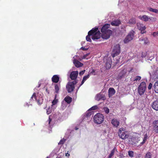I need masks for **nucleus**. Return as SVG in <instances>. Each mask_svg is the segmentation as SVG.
<instances>
[{
    "mask_svg": "<svg viewBox=\"0 0 158 158\" xmlns=\"http://www.w3.org/2000/svg\"><path fill=\"white\" fill-rule=\"evenodd\" d=\"M111 123L114 126L117 127L119 124V121L116 119H113L111 121Z\"/></svg>",
    "mask_w": 158,
    "mask_h": 158,
    "instance_id": "nucleus-16",
    "label": "nucleus"
},
{
    "mask_svg": "<svg viewBox=\"0 0 158 158\" xmlns=\"http://www.w3.org/2000/svg\"><path fill=\"white\" fill-rule=\"evenodd\" d=\"M85 81V80H84L83 79V80H82V81H81V84L80 85V87L83 84V83H84V82Z\"/></svg>",
    "mask_w": 158,
    "mask_h": 158,
    "instance_id": "nucleus-48",
    "label": "nucleus"
},
{
    "mask_svg": "<svg viewBox=\"0 0 158 158\" xmlns=\"http://www.w3.org/2000/svg\"><path fill=\"white\" fill-rule=\"evenodd\" d=\"M146 88V83L145 82H141L138 88V93L140 95H143L145 92Z\"/></svg>",
    "mask_w": 158,
    "mask_h": 158,
    "instance_id": "nucleus-7",
    "label": "nucleus"
},
{
    "mask_svg": "<svg viewBox=\"0 0 158 158\" xmlns=\"http://www.w3.org/2000/svg\"><path fill=\"white\" fill-rule=\"evenodd\" d=\"M157 71H158V70H157Z\"/></svg>",
    "mask_w": 158,
    "mask_h": 158,
    "instance_id": "nucleus-57",
    "label": "nucleus"
},
{
    "mask_svg": "<svg viewBox=\"0 0 158 158\" xmlns=\"http://www.w3.org/2000/svg\"><path fill=\"white\" fill-rule=\"evenodd\" d=\"M120 52V45L119 44H118L114 46L111 55L113 57H114L118 55Z\"/></svg>",
    "mask_w": 158,
    "mask_h": 158,
    "instance_id": "nucleus-4",
    "label": "nucleus"
},
{
    "mask_svg": "<svg viewBox=\"0 0 158 158\" xmlns=\"http://www.w3.org/2000/svg\"><path fill=\"white\" fill-rule=\"evenodd\" d=\"M100 34L98 27L93 28L88 32V35L86 37V39L87 41L91 42L92 41L90 38L91 36L93 40H98L101 37Z\"/></svg>",
    "mask_w": 158,
    "mask_h": 158,
    "instance_id": "nucleus-1",
    "label": "nucleus"
},
{
    "mask_svg": "<svg viewBox=\"0 0 158 158\" xmlns=\"http://www.w3.org/2000/svg\"><path fill=\"white\" fill-rule=\"evenodd\" d=\"M135 31L133 30L130 31L123 40L124 43L127 44L132 40L134 37Z\"/></svg>",
    "mask_w": 158,
    "mask_h": 158,
    "instance_id": "nucleus-8",
    "label": "nucleus"
},
{
    "mask_svg": "<svg viewBox=\"0 0 158 158\" xmlns=\"http://www.w3.org/2000/svg\"><path fill=\"white\" fill-rule=\"evenodd\" d=\"M98 107L97 106H94L91 107L89 109V110H95L98 109Z\"/></svg>",
    "mask_w": 158,
    "mask_h": 158,
    "instance_id": "nucleus-35",
    "label": "nucleus"
},
{
    "mask_svg": "<svg viewBox=\"0 0 158 158\" xmlns=\"http://www.w3.org/2000/svg\"><path fill=\"white\" fill-rule=\"evenodd\" d=\"M115 150H116V148L114 147L111 151V152L108 156V158H111V157L114 155Z\"/></svg>",
    "mask_w": 158,
    "mask_h": 158,
    "instance_id": "nucleus-25",
    "label": "nucleus"
},
{
    "mask_svg": "<svg viewBox=\"0 0 158 158\" xmlns=\"http://www.w3.org/2000/svg\"><path fill=\"white\" fill-rule=\"evenodd\" d=\"M78 72L77 71L72 72L70 75V77L71 79L74 81H77L76 79L78 75Z\"/></svg>",
    "mask_w": 158,
    "mask_h": 158,
    "instance_id": "nucleus-10",
    "label": "nucleus"
},
{
    "mask_svg": "<svg viewBox=\"0 0 158 158\" xmlns=\"http://www.w3.org/2000/svg\"><path fill=\"white\" fill-rule=\"evenodd\" d=\"M128 154L130 157H132L134 156V152L132 151H129L128 152Z\"/></svg>",
    "mask_w": 158,
    "mask_h": 158,
    "instance_id": "nucleus-29",
    "label": "nucleus"
},
{
    "mask_svg": "<svg viewBox=\"0 0 158 158\" xmlns=\"http://www.w3.org/2000/svg\"><path fill=\"white\" fill-rule=\"evenodd\" d=\"M153 87L155 92L156 93H158V81L155 83L153 85Z\"/></svg>",
    "mask_w": 158,
    "mask_h": 158,
    "instance_id": "nucleus-23",
    "label": "nucleus"
},
{
    "mask_svg": "<svg viewBox=\"0 0 158 158\" xmlns=\"http://www.w3.org/2000/svg\"><path fill=\"white\" fill-rule=\"evenodd\" d=\"M46 158H48V157H47Z\"/></svg>",
    "mask_w": 158,
    "mask_h": 158,
    "instance_id": "nucleus-56",
    "label": "nucleus"
},
{
    "mask_svg": "<svg viewBox=\"0 0 158 158\" xmlns=\"http://www.w3.org/2000/svg\"><path fill=\"white\" fill-rule=\"evenodd\" d=\"M115 91L114 88H110L108 90V96L109 98L111 97L114 94Z\"/></svg>",
    "mask_w": 158,
    "mask_h": 158,
    "instance_id": "nucleus-18",
    "label": "nucleus"
},
{
    "mask_svg": "<svg viewBox=\"0 0 158 158\" xmlns=\"http://www.w3.org/2000/svg\"><path fill=\"white\" fill-rule=\"evenodd\" d=\"M89 53H87V54L84 55L82 57V59H85L86 58L89 56Z\"/></svg>",
    "mask_w": 158,
    "mask_h": 158,
    "instance_id": "nucleus-41",
    "label": "nucleus"
},
{
    "mask_svg": "<svg viewBox=\"0 0 158 158\" xmlns=\"http://www.w3.org/2000/svg\"><path fill=\"white\" fill-rule=\"evenodd\" d=\"M153 131L156 133H158V120H155L153 123Z\"/></svg>",
    "mask_w": 158,
    "mask_h": 158,
    "instance_id": "nucleus-11",
    "label": "nucleus"
},
{
    "mask_svg": "<svg viewBox=\"0 0 158 158\" xmlns=\"http://www.w3.org/2000/svg\"><path fill=\"white\" fill-rule=\"evenodd\" d=\"M65 141V139L63 138L60 140L59 142L58 143V144H63L64 143Z\"/></svg>",
    "mask_w": 158,
    "mask_h": 158,
    "instance_id": "nucleus-30",
    "label": "nucleus"
},
{
    "mask_svg": "<svg viewBox=\"0 0 158 158\" xmlns=\"http://www.w3.org/2000/svg\"><path fill=\"white\" fill-rule=\"evenodd\" d=\"M110 24H106L104 25L101 29V31L102 33V37L104 39H109L112 35V31L109 28L110 27Z\"/></svg>",
    "mask_w": 158,
    "mask_h": 158,
    "instance_id": "nucleus-2",
    "label": "nucleus"
},
{
    "mask_svg": "<svg viewBox=\"0 0 158 158\" xmlns=\"http://www.w3.org/2000/svg\"><path fill=\"white\" fill-rule=\"evenodd\" d=\"M138 29L141 31V33L142 34L145 33L146 27L142 23H137Z\"/></svg>",
    "mask_w": 158,
    "mask_h": 158,
    "instance_id": "nucleus-9",
    "label": "nucleus"
},
{
    "mask_svg": "<svg viewBox=\"0 0 158 158\" xmlns=\"http://www.w3.org/2000/svg\"><path fill=\"white\" fill-rule=\"evenodd\" d=\"M56 158H61L60 157H56Z\"/></svg>",
    "mask_w": 158,
    "mask_h": 158,
    "instance_id": "nucleus-54",
    "label": "nucleus"
},
{
    "mask_svg": "<svg viewBox=\"0 0 158 158\" xmlns=\"http://www.w3.org/2000/svg\"><path fill=\"white\" fill-rule=\"evenodd\" d=\"M46 91L48 94H49V91L48 89L47 88L46 89Z\"/></svg>",
    "mask_w": 158,
    "mask_h": 158,
    "instance_id": "nucleus-50",
    "label": "nucleus"
},
{
    "mask_svg": "<svg viewBox=\"0 0 158 158\" xmlns=\"http://www.w3.org/2000/svg\"><path fill=\"white\" fill-rule=\"evenodd\" d=\"M95 99L96 100L99 101L101 99H102L103 100H105L106 98L104 95H103L101 94H97V96L95 97Z\"/></svg>",
    "mask_w": 158,
    "mask_h": 158,
    "instance_id": "nucleus-20",
    "label": "nucleus"
},
{
    "mask_svg": "<svg viewBox=\"0 0 158 158\" xmlns=\"http://www.w3.org/2000/svg\"><path fill=\"white\" fill-rule=\"evenodd\" d=\"M121 23V21L118 19L115 20L111 22V24L113 26H118Z\"/></svg>",
    "mask_w": 158,
    "mask_h": 158,
    "instance_id": "nucleus-17",
    "label": "nucleus"
},
{
    "mask_svg": "<svg viewBox=\"0 0 158 158\" xmlns=\"http://www.w3.org/2000/svg\"><path fill=\"white\" fill-rule=\"evenodd\" d=\"M142 40L144 41V43L145 44H148L149 42L148 40V39L147 38H144Z\"/></svg>",
    "mask_w": 158,
    "mask_h": 158,
    "instance_id": "nucleus-34",
    "label": "nucleus"
},
{
    "mask_svg": "<svg viewBox=\"0 0 158 158\" xmlns=\"http://www.w3.org/2000/svg\"><path fill=\"white\" fill-rule=\"evenodd\" d=\"M69 156V154L68 153H67L66 154V156Z\"/></svg>",
    "mask_w": 158,
    "mask_h": 158,
    "instance_id": "nucleus-51",
    "label": "nucleus"
},
{
    "mask_svg": "<svg viewBox=\"0 0 158 158\" xmlns=\"http://www.w3.org/2000/svg\"><path fill=\"white\" fill-rule=\"evenodd\" d=\"M152 109L156 111H158V99L153 102L152 104Z\"/></svg>",
    "mask_w": 158,
    "mask_h": 158,
    "instance_id": "nucleus-13",
    "label": "nucleus"
},
{
    "mask_svg": "<svg viewBox=\"0 0 158 158\" xmlns=\"http://www.w3.org/2000/svg\"><path fill=\"white\" fill-rule=\"evenodd\" d=\"M152 86V83H150L148 86V89L149 90L151 89Z\"/></svg>",
    "mask_w": 158,
    "mask_h": 158,
    "instance_id": "nucleus-42",
    "label": "nucleus"
},
{
    "mask_svg": "<svg viewBox=\"0 0 158 158\" xmlns=\"http://www.w3.org/2000/svg\"><path fill=\"white\" fill-rule=\"evenodd\" d=\"M104 119V116L100 113L97 114L94 117V122L97 124H100L102 123L103 122Z\"/></svg>",
    "mask_w": 158,
    "mask_h": 158,
    "instance_id": "nucleus-3",
    "label": "nucleus"
},
{
    "mask_svg": "<svg viewBox=\"0 0 158 158\" xmlns=\"http://www.w3.org/2000/svg\"><path fill=\"white\" fill-rule=\"evenodd\" d=\"M77 83V81H73L72 82H69L66 86L67 91L69 93L72 92L75 88V85Z\"/></svg>",
    "mask_w": 158,
    "mask_h": 158,
    "instance_id": "nucleus-6",
    "label": "nucleus"
},
{
    "mask_svg": "<svg viewBox=\"0 0 158 158\" xmlns=\"http://www.w3.org/2000/svg\"><path fill=\"white\" fill-rule=\"evenodd\" d=\"M60 80V77L58 75H54L52 78V81L53 83H57Z\"/></svg>",
    "mask_w": 158,
    "mask_h": 158,
    "instance_id": "nucleus-12",
    "label": "nucleus"
},
{
    "mask_svg": "<svg viewBox=\"0 0 158 158\" xmlns=\"http://www.w3.org/2000/svg\"><path fill=\"white\" fill-rule=\"evenodd\" d=\"M85 70H84L80 72L79 73L80 75H83L84 74V73H85Z\"/></svg>",
    "mask_w": 158,
    "mask_h": 158,
    "instance_id": "nucleus-43",
    "label": "nucleus"
},
{
    "mask_svg": "<svg viewBox=\"0 0 158 158\" xmlns=\"http://www.w3.org/2000/svg\"><path fill=\"white\" fill-rule=\"evenodd\" d=\"M72 98L69 96H67L64 99V101L68 104H70L72 102Z\"/></svg>",
    "mask_w": 158,
    "mask_h": 158,
    "instance_id": "nucleus-22",
    "label": "nucleus"
},
{
    "mask_svg": "<svg viewBox=\"0 0 158 158\" xmlns=\"http://www.w3.org/2000/svg\"><path fill=\"white\" fill-rule=\"evenodd\" d=\"M57 102V100H54L52 102V105H55Z\"/></svg>",
    "mask_w": 158,
    "mask_h": 158,
    "instance_id": "nucleus-40",
    "label": "nucleus"
},
{
    "mask_svg": "<svg viewBox=\"0 0 158 158\" xmlns=\"http://www.w3.org/2000/svg\"><path fill=\"white\" fill-rule=\"evenodd\" d=\"M73 63L75 66L77 68H79L82 67L83 65V64L76 59H74L73 61Z\"/></svg>",
    "mask_w": 158,
    "mask_h": 158,
    "instance_id": "nucleus-14",
    "label": "nucleus"
},
{
    "mask_svg": "<svg viewBox=\"0 0 158 158\" xmlns=\"http://www.w3.org/2000/svg\"><path fill=\"white\" fill-rule=\"evenodd\" d=\"M36 102H37V103L40 105L42 103V102H40V99H37L36 100Z\"/></svg>",
    "mask_w": 158,
    "mask_h": 158,
    "instance_id": "nucleus-44",
    "label": "nucleus"
},
{
    "mask_svg": "<svg viewBox=\"0 0 158 158\" xmlns=\"http://www.w3.org/2000/svg\"><path fill=\"white\" fill-rule=\"evenodd\" d=\"M26 105H27L28 106H29V105H28V104L27 103H26Z\"/></svg>",
    "mask_w": 158,
    "mask_h": 158,
    "instance_id": "nucleus-53",
    "label": "nucleus"
},
{
    "mask_svg": "<svg viewBox=\"0 0 158 158\" xmlns=\"http://www.w3.org/2000/svg\"><path fill=\"white\" fill-rule=\"evenodd\" d=\"M148 139V135L147 134H146L144 135V137L143 139V141L140 143V144L141 145L143 144L147 140V139Z\"/></svg>",
    "mask_w": 158,
    "mask_h": 158,
    "instance_id": "nucleus-26",
    "label": "nucleus"
},
{
    "mask_svg": "<svg viewBox=\"0 0 158 158\" xmlns=\"http://www.w3.org/2000/svg\"><path fill=\"white\" fill-rule=\"evenodd\" d=\"M149 19L152 21H155L156 20V19L155 17H151V18L149 17Z\"/></svg>",
    "mask_w": 158,
    "mask_h": 158,
    "instance_id": "nucleus-39",
    "label": "nucleus"
},
{
    "mask_svg": "<svg viewBox=\"0 0 158 158\" xmlns=\"http://www.w3.org/2000/svg\"><path fill=\"white\" fill-rule=\"evenodd\" d=\"M127 131L123 128H120L118 130V135L119 137L122 139H125L128 136L127 134Z\"/></svg>",
    "mask_w": 158,
    "mask_h": 158,
    "instance_id": "nucleus-5",
    "label": "nucleus"
},
{
    "mask_svg": "<svg viewBox=\"0 0 158 158\" xmlns=\"http://www.w3.org/2000/svg\"><path fill=\"white\" fill-rule=\"evenodd\" d=\"M152 157V154L151 152H147L146 154L145 158H151Z\"/></svg>",
    "mask_w": 158,
    "mask_h": 158,
    "instance_id": "nucleus-27",
    "label": "nucleus"
},
{
    "mask_svg": "<svg viewBox=\"0 0 158 158\" xmlns=\"http://www.w3.org/2000/svg\"><path fill=\"white\" fill-rule=\"evenodd\" d=\"M90 76V74H88V75H86L83 78V80L85 81Z\"/></svg>",
    "mask_w": 158,
    "mask_h": 158,
    "instance_id": "nucleus-36",
    "label": "nucleus"
},
{
    "mask_svg": "<svg viewBox=\"0 0 158 158\" xmlns=\"http://www.w3.org/2000/svg\"><path fill=\"white\" fill-rule=\"evenodd\" d=\"M31 99H33V98H34L35 99V100H36L37 96L36 95V94L35 93H34L33 94V95L31 96Z\"/></svg>",
    "mask_w": 158,
    "mask_h": 158,
    "instance_id": "nucleus-31",
    "label": "nucleus"
},
{
    "mask_svg": "<svg viewBox=\"0 0 158 158\" xmlns=\"http://www.w3.org/2000/svg\"><path fill=\"white\" fill-rule=\"evenodd\" d=\"M52 121V119L50 118H49V124H50Z\"/></svg>",
    "mask_w": 158,
    "mask_h": 158,
    "instance_id": "nucleus-49",
    "label": "nucleus"
},
{
    "mask_svg": "<svg viewBox=\"0 0 158 158\" xmlns=\"http://www.w3.org/2000/svg\"><path fill=\"white\" fill-rule=\"evenodd\" d=\"M139 18L143 21L145 22H147L149 20V17L147 15H144L143 16H139Z\"/></svg>",
    "mask_w": 158,
    "mask_h": 158,
    "instance_id": "nucleus-21",
    "label": "nucleus"
},
{
    "mask_svg": "<svg viewBox=\"0 0 158 158\" xmlns=\"http://www.w3.org/2000/svg\"><path fill=\"white\" fill-rule=\"evenodd\" d=\"M52 112V109L50 108H49L47 110V114H51Z\"/></svg>",
    "mask_w": 158,
    "mask_h": 158,
    "instance_id": "nucleus-37",
    "label": "nucleus"
},
{
    "mask_svg": "<svg viewBox=\"0 0 158 158\" xmlns=\"http://www.w3.org/2000/svg\"><path fill=\"white\" fill-rule=\"evenodd\" d=\"M60 88V82L58 84H54L55 92L56 94H58Z\"/></svg>",
    "mask_w": 158,
    "mask_h": 158,
    "instance_id": "nucleus-19",
    "label": "nucleus"
},
{
    "mask_svg": "<svg viewBox=\"0 0 158 158\" xmlns=\"http://www.w3.org/2000/svg\"><path fill=\"white\" fill-rule=\"evenodd\" d=\"M153 35L154 36H156V35L158 36V31L156 32H154L153 33Z\"/></svg>",
    "mask_w": 158,
    "mask_h": 158,
    "instance_id": "nucleus-46",
    "label": "nucleus"
},
{
    "mask_svg": "<svg viewBox=\"0 0 158 158\" xmlns=\"http://www.w3.org/2000/svg\"><path fill=\"white\" fill-rule=\"evenodd\" d=\"M78 129V128H77L76 127V128H75V129H76V130H77V129Z\"/></svg>",
    "mask_w": 158,
    "mask_h": 158,
    "instance_id": "nucleus-52",
    "label": "nucleus"
},
{
    "mask_svg": "<svg viewBox=\"0 0 158 158\" xmlns=\"http://www.w3.org/2000/svg\"><path fill=\"white\" fill-rule=\"evenodd\" d=\"M88 48H85V47H82L81 48V49L83 50L86 51L88 49Z\"/></svg>",
    "mask_w": 158,
    "mask_h": 158,
    "instance_id": "nucleus-45",
    "label": "nucleus"
},
{
    "mask_svg": "<svg viewBox=\"0 0 158 158\" xmlns=\"http://www.w3.org/2000/svg\"><path fill=\"white\" fill-rule=\"evenodd\" d=\"M112 64L111 59L110 58H108L106 63V69H110L111 66Z\"/></svg>",
    "mask_w": 158,
    "mask_h": 158,
    "instance_id": "nucleus-15",
    "label": "nucleus"
},
{
    "mask_svg": "<svg viewBox=\"0 0 158 158\" xmlns=\"http://www.w3.org/2000/svg\"><path fill=\"white\" fill-rule=\"evenodd\" d=\"M126 72H125V71H124L123 70V71H122L121 73L119 74V75H121V74H122V73H123V76H124V75H125L126 74Z\"/></svg>",
    "mask_w": 158,
    "mask_h": 158,
    "instance_id": "nucleus-47",
    "label": "nucleus"
},
{
    "mask_svg": "<svg viewBox=\"0 0 158 158\" xmlns=\"http://www.w3.org/2000/svg\"><path fill=\"white\" fill-rule=\"evenodd\" d=\"M56 96H55V97H56Z\"/></svg>",
    "mask_w": 158,
    "mask_h": 158,
    "instance_id": "nucleus-55",
    "label": "nucleus"
},
{
    "mask_svg": "<svg viewBox=\"0 0 158 158\" xmlns=\"http://www.w3.org/2000/svg\"><path fill=\"white\" fill-rule=\"evenodd\" d=\"M91 74L93 75H96V74L95 73V70L94 69H92V71L90 72L89 74L90 75Z\"/></svg>",
    "mask_w": 158,
    "mask_h": 158,
    "instance_id": "nucleus-38",
    "label": "nucleus"
},
{
    "mask_svg": "<svg viewBox=\"0 0 158 158\" xmlns=\"http://www.w3.org/2000/svg\"><path fill=\"white\" fill-rule=\"evenodd\" d=\"M136 23L135 19V18H131L127 22V23L129 25L134 24Z\"/></svg>",
    "mask_w": 158,
    "mask_h": 158,
    "instance_id": "nucleus-24",
    "label": "nucleus"
},
{
    "mask_svg": "<svg viewBox=\"0 0 158 158\" xmlns=\"http://www.w3.org/2000/svg\"><path fill=\"white\" fill-rule=\"evenodd\" d=\"M148 10L150 11L156 13H158V10L157 9L150 8Z\"/></svg>",
    "mask_w": 158,
    "mask_h": 158,
    "instance_id": "nucleus-28",
    "label": "nucleus"
},
{
    "mask_svg": "<svg viewBox=\"0 0 158 158\" xmlns=\"http://www.w3.org/2000/svg\"><path fill=\"white\" fill-rule=\"evenodd\" d=\"M103 110H104L105 113L107 114L109 112V110L107 107H105L103 108Z\"/></svg>",
    "mask_w": 158,
    "mask_h": 158,
    "instance_id": "nucleus-32",
    "label": "nucleus"
},
{
    "mask_svg": "<svg viewBox=\"0 0 158 158\" xmlns=\"http://www.w3.org/2000/svg\"><path fill=\"white\" fill-rule=\"evenodd\" d=\"M141 77L140 76H137L135 77V79L134 80V81H139L141 80Z\"/></svg>",
    "mask_w": 158,
    "mask_h": 158,
    "instance_id": "nucleus-33",
    "label": "nucleus"
}]
</instances>
